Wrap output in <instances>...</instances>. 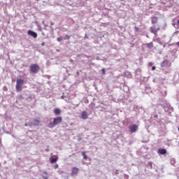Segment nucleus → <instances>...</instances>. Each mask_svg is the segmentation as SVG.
Returning a JSON list of instances; mask_svg holds the SVG:
<instances>
[{
  "label": "nucleus",
  "instance_id": "obj_1",
  "mask_svg": "<svg viewBox=\"0 0 179 179\" xmlns=\"http://www.w3.org/2000/svg\"><path fill=\"white\" fill-rule=\"evenodd\" d=\"M62 122V117H57L53 119V122H50L48 124L49 128H54L58 124Z\"/></svg>",
  "mask_w": 179,
  "mask_h": 179
},
{
  "label": "nucleus",
  "instance_id": "obj_2",
  "mask_svg": "<svg viewBox=\"0 0 179 179\" xmlns=\"http://www.w3.org/2000/svg\"><path fill=\"white\" fill-rule=\"evenodd\" d=\"M40 71V66L36 64L30 66V71L31 73H37Z\"/></svg>",
  "mask_w": 179,
  "mask_h": 179
},
{
  "label": "nucleus",
  "instance_id": "obj_3",
  "mask_svg": "<svg viewBox=\"0 0 179 179\" xmlns=\"http://www.w3.org/2000/svg\"><path fill=\"white\" fill-rule=\"evenodd\" d=\"M22 85H23V80L22 79H17V84L15 86V89L17 92L22 91Z\"/></svg>",
  "mask_w": 179,
  "mask_h": 179
},
{
  "label": "nucleus",
  "instance_id": "obj_4",
  "mask_svg": "<svg viewBox=\"0 0 179 179\" xmlns=\"http://www.w3.org/2000/svg\"><path fill=\"white\" fill-rule=\"evenodd\" d=\"M129 129H130V132L131 134H134V132H135L136 131H138V125L136 124L130 125L129 127Z\"/></svg>",
  "mask_w": 179,
  "mask_h": 179
},
{
  "label": "nucleus",
  "instance_id": "obj_5",
  "mask_svg": "<svg viewBox=\"0 0 179 179\" xmlns=\"http://www.w3.org/2000/svg\"><path fill=\"white\" fill-rule=\"evenodd\" d=\"M81 118L83 119V120H87V118H89V115L87 114V112H86V111H83L82 113H81Z\"/></svg>",
  "mask_w": 179,
  "mask_h": 179
},
{
  "label": "nucleus",
  "instance_id": "obj_6",
  "mask_svg": "<svg viewBox=\"0 0 179 179\" xmlns=\"http://www.w3.org/2000/svg\"><path fill=\"white\" fill-rule=\"evenodd\" d=\"M28 36H31V37H33L34 38H37V33L31 30L28 31Z\"/></svg>",
  "mask_w": 179,
  "mask_h": 179
},
{
  "label": "nucleus",
  "instance_id": "obj_7",
  "mask_svg": "<svg viewBox=\"0 0 179 179\" xmlns=\"http://www.w3.org/2000/svg\"><path fill=\"white\" fill-rule=\"evenodd\" d=\"M79 173V169L73 167L71 173V176H76Z\"/></svg>",
  "mask_w": 179,
  "mask_h": 179
},
{
  "label": "nucleus",
  "instance_id": "obj_8",
  "mask_svg": "<svg viewBox=\"0 0 179 179\" xmlns=\"http://www.w3.org/2000/svg\"><path fill=\"white\" fill-rule=\"evenodd\" d=\"M158 153L159 155H166L167 153V150L164 148H160L158 150Z\"/></svg>",
  "mask_w": 179,
  "mask_h": 179
},
{
  "label": "nucleus",
  "instance_id": "obj_9",
  "mask_svg": "<svg viewBox=\"0 0 179 179\" xmlns=\"http://www.w3.org/2000/svg\"><path fill=\"white\" fill-rule=\"evenodd\" d=\"M54 113L56 115H59V114H61V109L60 108H55Z\"/></svg>",
  "mask_w": 179,
  "mask_h": 179
},
{
  "label": "nucleus",
  "instance_id": "obj_10",
  "mask_svg": "<svg viewBox=\"0 0 179 179\" xmlns=\"http://www.w3.org/2000/svg\"><path fill=\"white\" fill-rule=\"evenodd\" d=\"M39 124H40V120L37 119L34 120L32 122V125H34V126L39 125Z\"/></svg>",
  "mask_w": 179,
  "mask_h": 179
},
{
  "label": "nucleus",
  "instance_id": "obj_11",
  "mask_svg": "<svg viewBox=\"0 0 179 179\" xmlns=\"http://www.w3.org/2000/svg\"><path fill=\"white\" fill-rule=\"evenodd\" d=\"M58 162V157H56L55 158H50V163L54 164L57 163Z\"/></svg>",
  "mask_w": 179,
  "mask_h": 179
},
{
  "label": "nucleus",
  "instance_id": "obj_12",
  "mask_svg": "<svg viewBox=\"0 0 179 179\" xmlns=\"http://www.w3.org/2000/svg\"><path fill=\"white\" fill-rule=\"evenodd\" d=\"M155 23H157V17H152V24H155Z\"/></svg>",
  "mask_w": 179,
  "mask_h": 179
},
{
  "label": "nucleus",
  "instance_id": "obj_13",
  "mask_svg": "<svg viewBox=\"0 0 179 179\" xmlns=\"http://www.w3.org/2000/svg\"><path fill=\"white\" fill-rule=\"evenodd\" d=\"M150 31L155 34V36H156V34H157V29H155L153 27H151L150 28Z\"/></svg>",
  "mask_w": 179,
  "mask_h": 179
},
{
  "label": "nucleus",
  "instance_id": "obj_14",
  "mask_svg": "<svg viewBox=\"0 0 179 179\" xmlns=\"http://www.w3.org/2000/svg\"><path fill=\"white\" fill-rule=\"evenodd\" d=\"M146 45L148 48H153V42H150L149 43H147Z\"/></svg>",
  "mask_w": 179,
  "mask_h": 179
},
{
  "label": "nucleus",
  "instance_id": "obj_15",
  "mask_svg": "<svg viewBox=\"0 0 179 179\" xmlns=\"http://www.w3.org/2000/svg\"><path fill=\"white\" fill-rule=\"evenodd\" d=\"M82 155L83 156V159L85 160H87V155H86V153L85 152H82Z\"/></svg>",
  "mask_w": 179,
  "mask_h": 179
},
{
  "label": "nucleus",
  "instance_id": "obj_16",
  "mask_svg": "<svg viewBox=\"0 0 179 179\" xmlns=\"http://www.w3.org/2000/svg\"><path fill=\"white\" fill-rule=\"evenodd\" d=\"M69 38H71V36L69 35H66L64 40H69Z\"/></svg>",
  "mask_w": 179,
  "mask_h": 179
},
{
  "label": "nucleus",
  "instance_id": "obj_17",
  "mask_svg": "<svg viewBox=\"0 0 179 179\" xmlns=\"http://www.w3.org/2000/svg\"><path fill=\"white\" fill-rule=\"evenodd\" d=\"M57 41H59V43L62 41V36L57 38Z\"/></svg>",
  "mask_w": 179,
  "mask_h": 179
},
{
  "label": "nucleus",
  "instance_id": "obj_18",
  "mask_svg": "<svg viewBox=\"0 0 179 179\" xmlns=\"http://www.w3.org/2000/svg\"><path fill=\"white\" fill-rule=\"evenodd\" d=\"M102 73L103 75H106V69H102Z\"/></svg>",
  "mask_w": 179,
  "mask_h": 179
},
{
  "label": "nucleus",
  "instance_id": "obj_19",
  "mask_svg": "<svg viewBox=\"0 0 179 179\" xmlns=\"http://www.w3.org/2000/svg\"><path fill=\"white\" fill-rule=\"evenodd\" d=\"M59 166L58 164H55L54 169H58Z\"/></svg>",
  "mask_w": 179,
  "mask_h": 179
},
{
  "label": "nucleus",
  "instance_id": "obj_20",
  "mask_svg": "<svg viewBox=\"0 0 179 179\" xmlns=\"http://www.w3.org/2000/svg\"><path fill=\"white\" fill-rule=\"evenodd\" d=\"M134 29H135L136 31H138L139 30V28H138V27H135Z\"/></svg>",
  "mask_w": 179,
  "mask_h": 179
},
{
  "label": "nucleus",
  "instance_id": "obj_21",
  "mask_svg": "<svg viewBox=\"0 0 179 179\" xmlns=\"http://www.w3.org/2000/svg\"><path fill=\"white\" fill-rule=\"evenodd\" d=\"M43 178H44V179H48V176H43Z\"/></svg>",
  "mask_w": 179,
  "mask_h": 179
},
{
  "label": "nucleus",
  "instance_id": "obj_22",
  "mask_svg": "<svg viewBox=\"0 0 179 179\" xmlns=\"http://www.w3.org/2000/svg\"><path fill=\"white\" fill-rule=\"evenodd\" d=\"M155 69H156V67H155V66H152V71H155Z\"/></svg>",
  "mask_w": 179,
  "mask_h": 179
},
{
  "label": "nucleus",
  "instance_id": "obj_23",
  "mask_svg": "<svg viewBox=\"0 0 179 179\" xmlns=\"http://www.w3.org/2000/svg\"><path fill=\"white\" fill-rule=\"evenodd\" d=\"M41 45H42V46L45 45V43L43 42V43H41Z\"/></svg>",
  "mask_w": 179,
  "mask_h": 179
},
{
  "label": "nucleus",
  "instance_id": "obj_24",
  "mask_svg": "<svg viewBox=\"0 0 179 179\" xmlns=\"http://www.w3.org/2000/svg\"><path fill=\"white\" fill-rule=\"evenodd\" d=\"M176 45L179 47V41L176 43Z\"/></svg>",
  "mask_w": 179,
  "mask_h": 179
},
{
  "label": "nucleus",
  "instance_id": "obj_25",
  "mask_svg": "<svg viewBox=\"0 0 179 179\" xmlns=\"http://www.w3.org/2000/svg\"><path fill=\"white\" fill-rule=\"evenodd\" d=\"M155 118H157V115H155Z\"/></svg>",
  "mask_w": 179,
  "mask_h": 179
},
{
  "label": "nucleus",
  "instance_id": "obj_26",
  "mask_svg": "<svg viewBox=\"0 0 179 179\" xmlns=\"http://www.w3.org/2000/svg\"><path fill=\"white\" fill-rule=\"evenodd\" d=\"M178 26H179V20H178Z\"/></svg>",
  "mask_w": 179,
  "mask_h": 179
},
{
  "label": "nucleus",
  "instance_id": "obj_27",
  "mask_svg": "<svg viewBox=\"0 0 179 179\" xmlns=\"http://www.w3.org/2000/svg\"><path fill=\"white\" fill-rule=\"evenodd\" d=\"M44 174H45V176H47V172H44Z\"/></svg>",
  "mask_w": 179,
  "mask_h": 179
},
{
  "label": "nucleus",
  "instance_id": "obj_28",
  "mask_svg": "<svg viewBox=\"0 0 179 179\" xmlns=\"http://www.w3.org/2000/svg\"><path fill=\"white\" fill-rule=\"evenodd\" d=\"M77 75H79V72H77Z\"/></svg>",
  "mask_w": 179,
  "mask_h": 179
}]
</instances>
